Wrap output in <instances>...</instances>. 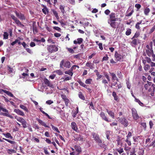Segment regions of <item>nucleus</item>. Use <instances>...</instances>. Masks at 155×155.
<instances>
[{
    "mask_svg": "<svg viewBox=\"0 0 155 155\" xmlns=\"http://www.w3.org/2000/svg\"><path fill=\"white\" fill-rule=\"evenodd\" d=\"M20 107L27 112H28V110L27 107L22 104L20 105Z\"/></svg>",
    "mask_w": 155,
    "mask_h": 155,
    "instance_id": "34",
    "label": "nucleus"
},
{
    "mask_svg": "<svg viewBox=\"0 0 155 155\" xmlns=\"http://www.w3.org/2000/svg\"><path fill=\"white\" fill-rule=\"evenodd\" d=\"M15 118L18 121L21 123L24 128H26L27 127L26 122L23 118L16 116L15 117Z\"/></svg>",
    "mask_w": 155,
    "mask_h": 155,
    "instance_id": "2",
    "label": "nucleus"
},
{
    "mask_svg": "<svg viewBox=\"0 0 155 155\" xmlns=\"http://www.w3.org/2000/svg\"><path fill=\"white\" fill-rule=\"evenodd\" d=\"M152 84V82L149 81H147V83L146 84L144 85V87L146 90H148L149 92H150L152 90L151 89V85Z\"/></svg>",
    "mask_w": 155,
    "mask_h": 155,
    "instance_id": "8",
    "label": "nucleus"
},
{
    "mask_svg": "<svg viewBox=\"0 0 155 155\" xmlns=\"http://www.w3.org/2000/svg\"><path fill=\"white\" fill-rule=\"evenodd\" d=\"M71 127L72 129L74 130L77 132L78 130V128L77 127L76 123L75 122H72L71 123Z\"/></svg>",
    "mask_w": 155,
    "mask_h": 155,
    "instance_id": "17",
    "label": "nucleus"
},
{
    "mask_svg": "<svg viewBox=\"0 0 155 155\" xmlns=\"http://www.w3.org/2000/svg\"><path fill=\"white\" fill-rule=\"evenodd\" d=\"M131 12L129 13L126 15V16L127 17H129L131 16L134 12V11L133 8H131L130 9Z\"/></svg>",
    "mask_w": 155,
    "mask_h": 155,
    "instance_id": "42",
    "label": "nucleus"
},
{
    "mask_svg": "<svg viewBox=\"0 0 155 155\" xmlns=\"http://www.w3.org/2000/svg\"><path fill=\"white\" fill-rule=\"evenodd\" d=\"M63 66L66 68H69L71 67V63L70 61L62 60L61 62L60 67L61 68H63Z\"/></svg>",
    "mask_w": 155,
    "mask_h": 155,
    "instance_id": "1",
    "label": "nucleus"
},
{
    "mask_svg": "<svg viewBox=\"0 0 155 155\" xmlns=\"http://www.w3.org/2000/svg\"><path fill=\"white\" fill-rule=\"evenodd\" d=\"M78 96L80 99H81L83 100H85V97L83 95V94L81 92H80L79 93Z\"/></svg>",
    "mask_w": 155,
    "mask_h": 155,
    "instance_id": "40",
    "label": "nucleus"
},
{
    "mask_svg": "<svg viewBox=\"0 0 155 155\" xmlns=\"http://www.w3.org/2000/svg\"><path fill=\"white\" fill-rule=\"evenodd\" d=\"M38 121V123L41 124L42 125L44 126L45 127H49L43 121L37 118L36 119Z\"/></svg>",
    "mask_w": 155,
    "mask_h": 155,
    "instance_id": "21",
    "label": "nucleus"
},
{
    "mask_svg": "<svg viewBox=\"0 0 155 155\" xmlns=\"http://www.w3.org/2000/svg\"><path fill=\"white\" fill-rule=\"evenodd\" d=\"M125 141L127 143L129 146L131 145V143L130 138H127L126 140H125Z\"/></svg>",
    "mask_w": 155,
    "mask_h": 155,
    "instance_id": "51",
    "label": "nucleus"
},
{
    "mask_svg": "<svg viewBox=\"0 0 155 155\" xmlns=\"http://www.w3.org/2000/svg\"><path fill=\"white\" fill-rule=\"evenodd\" d=\"M131 110L133 119L135 120H137L138 119L139 117L137 114L136 109L134 108H132L131 109Z\"/></svg>",
    "mask_w": 155,
    "mask_h": 155,
    "instance_id": "5",
    "label": "nucleus"
},
{
    "mask_svg": "<svg viewBox=\"0 0 155 155\" xmlns=\"http://www.w3.org/2000/svg\"><path fill=\"white\" fill-rule=\"evenodd\" d=\"M15 13L16 16L21 20H23L25 19V17L23 14L21 13L18 12L16 11L15 12Z\"/></svg>",
    "mask_w": 155,
    "mask_h": 155,
    "instance_id": "13",
    "label": "nucleus"
},
{
    "mask_svg": "<svg viewBox=\"0 0 155 155\" xmlns=\"http://www.w3.org/2000/svg\"><path fill=\"white\" fill-rule=\"evenodd\" d=\"M120 123L124 127H127L128 125V122L124 117H121L119 119Z\"/></svg>",
    "mask_w": 155,
    "mask_h": 155,
    "instance_id": "7",
    "label": "nucleus"
},
{
    "mask_svg": "<svg viewBox=\"0 0 155 155\" xmlns=\"http://www.w3.org/2000/svg\"><path fill=\"white\" fill-rule=\"evenodd\" d=\"M47 50L51 53H52L57 51L58 48L55 45H50L47 48Z\"/></svg>",
    "mask_w": 155,
    "mask_h": 155,
    "instance_id": "4",
    "label": "nucleus"
},
{
    "mask_svg": "<svg viewBox=\"0 0 155 155\" xmlns=\"http://www.w3.org/2000/svg\"><path fill=\"white\" fill-rule=\"evenodd\" d=\"M148 56L151 58L153 61H155V54H154L153 52L151 54V55L150 56Z\"/></svg>",
    "mask_w": 155,
    "mask_h": 155,
    "instance_id": "50",
    "label": "nucleus"
},
{
    "mask_svg": "<svg viewBox=\"0 0 155 155\" xmlns=\"http://www.w3.org/2000/svg\"><path fill=\"white\" fill-rule=\"evenodd\" d=\"M145 59L147 63H150L151 61V59L148 57H146L145 58Z\"/></svg>",
    "mask_w": 155,
    "mask_h": 155,
    "instance_id": "57",
    "label": "nucleus"
},
{
    "mask_svg": "<svg viewBox=\"0 0 155 155\" xmlns=\"http://www.w3.org/2000/svg\"><path fill=\"white\" fill-rule=\"evenodd\" d=\"M104 76L107 79L108 81H110V79L109 76L108 75L107 73V72H105V73H104Z\"/></svg>",
    "mask_w": 155,
    "mask_h": 155,
    "instance_id": "55",
    "label": "nucleus"
},
{
    "mask_svg": "<svg viewBox=\"0 0 155 155\" xmlns=\"http://www.w3.org/2000/svg\"><path fill=\"white\" fill-rule=\"evenodd\" d=\"M8 153L9 154H12V153H16V151L14 149H8Z\"/></svg>",
    "mask_w": 155,
    "mask_h": 155,
    "instance_id": "45",
    "label": "nucleus"
},
{
    "mask_svg": "<svg viewBox=\"0 0 155 155\" xmlns=\"http://www.w3.org/2000/svg\"><path fill=\"white\" fill-rule=\"evenodd\" d=\"M94 64L89 62H87L86 64V66L89 68L90 69H93L94 68Z\"/></svg>",
    "mask_w": 155,
    "mask_h": 155,
    "instance_id": "25",
    "label": "nucleus"
},
{
    "mask_svg": "<svg viewBox=\"0 0 155 155\" xmlns=\"http://www.w3.org/2000/svg\"><path fill=\"white\" fill-rule=\"evenodd\" d=\"M112 96L114 97V100L115 101H117L118 99L116 92L113 91L112 93Z\"/></svg>",
    "mask_w": 155,
    "mask_h": 155,
    "instance_id": "41",
    "label": "nucleus"
},
{
    "mask_svg": "<svg viewBox=\"0 0 155 155\" xmlns=\"http://www.w3.org/2000/svg\"><path fill=\"white\" fill-rule=\"evenodd\" d=\"M142 22L143 20H141L139 22H138L135 25V28L138 30H140V25L142 24Z\"/></svg>",
    "mask_w": 155,
    "mask_h": 155,
    "instance_id": "22",
    "label": "nucleus"
},
{
    "mask_svg": "<svg viewBox=\"0 0 155 155\" xmlns=\"http://www.w3.org/2000/svg\"><path fill=\"white\" fill-rule=\"evenodd\" d=\"M133 39V40L131 42L134 45H136L137 44V42L138 41L137 40L135 39V38H134Z\"/></svg>",
    "mask_w": 155,
    "mask_h": 155,
    "instance_id": "56",
    "label": "nucleus"
},
{
    "mask_svg": "<svg viewBox=\"0 0 155 155\" xmlns=\"http://www.w3.org/2000/svg\"><path fill=\"white\" fill-rule=\"evenodd\" d=\"M116 150L117 151V152L120 154L124 152V150L122 148H120V149H117Z\"/></svg>",
    "mask_w": 155,
    "mask_h": 155,
    "instance_id": "58",
    "label": "nucleus"
},
{
    "mask_svg": "<svg viewBox=\"0 0 155 155\" xmlns=\"http://www.w3.org/2000/svg\"><path fill=\"white\" fill-rule=\"evenodd\" d=\"M44 82L45 84L47 86L51 87L52 86V84L50 81L47 78H45L44 80Z\"/></svg>",
    "mask_w": 155,
    "mask_h": 155,
    "instance_id": "19",
    "label": "nucleus"
},
{
    "mask_svg": "<svg viewBox=\"0 0 155 155\" xmlns=\"http://www.w3.org/2000/svg\"><path fill=\"white\" fill-rule=\"evenodd\" d=\"M116 21H110V22H109V23H108L110 24V26L112 28L114 29L117 28H118V24Z\"/></svg>",
    "mask_w": 155,
    "mask_h": 155,
    "instance_id": "10",
    "label": "nucleus"
},
{
    "mask_svg": "<svg viewBox=\"0 0 155 155\" xmlns=\"http://www.w3.org/2000/svg\"><path fill=\"white\" fill-rule=\"evenodd\" d=\"M14 111L18 115L24 116H25V114L21 110L18 109H15L14 110Z\"/></svg>",
    "mask_w": 155,
    "mask_h": 155,
    "instance_id": "15",
    "label": "nucleus"
},
{
    "mask_svg": "<svg viewBox=\"0 0 155 155\" xmlns=\"http://www.w3.org/2000/svg\"><path fill=\"white\" fill-rule=\"evenodd\" d=\"M15 23L18 26L22 27H24V25L22 24L21 22L18 19L16 20L15 21Z\"/></svg>",
    "mask_w": 155,
    "mask_h": 155,
    "instance_id": "32",
    "label": "nucleus"
},
{
    "mask_svg": "<svg viewBox=\"0 0 155 155\" xmlns=\"http://www.w3.org/2000/svg\"><path fill=\"white\" fill-rule=\"evenodd\" d=\"M120 137L118 136L117 137V145H120L121 146L122 145V143L120 142Z\"/></svg>",
    "mask_w": 155,
    "mask_h": 155,
    "instance_id": "37",
    "label": "nucleus"
},
{
    "mask_svg": "<svg viewBox=\"0 0 155 155\" xmlns=\"http://www.w3.org/2000/svg\"><path fill=\"white\" fill-rule=\"evenodd\" d=\"M54 15L55 16V17L57 19H58L59 18V16L58 15V13L57 11L54 9L51 10Z\"/></svg>",
    "mask_w": 155,
    "mask_h": 155,
    "instance_id": "35",
    "label": "nucleus"
},
{
    "mask_svg": "<svg viewBox=\"0 0 155 155\" xmlns=\"http://www.w3.org/2000/svg\"><path fill=\"white\" fill-rule=\"evenodd\" d=\"M131 30L130 29L128 28L127 29L126 31L125 34L127 35H129L131 34Z\"/></svg>",
    "mask_w": 155,
    "mask_h": 155,
    "instance_id": "44",
    "label": "nucleus"
},
{
    "mask_svg": "<svg viewBox=\"0 0 155 155\" xmlns=\"http://www.w3.org/2000/svg\"><path fill=\"white\" fill-rule=\"evenodd\" d=\"M73 70V68L71 67V68L68 71H65L64 73L66 74H68L69 75L71 76H72L73 75V73L72 72Z\"/></svg>",
    "mask_w": 155,
    "mask_h": 155,
    "instance_id": "24",
    "label": "nucleus"
},
{
    "mask_svg": "<svg viewBox=\"0 0 155 155\" xmlns=\"http://www.w3.org/2000/svg\"><path fill=\"white\" fill-rule=\"evenodd\" d=\"M74 148L76 151L77 152V153H79V154L81 152V147L79 146H74Z\"/></svg>",
    "mask_w": 155,
    "mask_h": 155,
    "instance_id": "27",
    "label": "nucleus"
},
{
    "mask_svg": "<svg viewBox=\"0 0 155 155\" xmlns=\"http://www.w3.org/2000/svg\"><path fill=\"white\" fill-rule=\"evenodd\" d=\"M148 147H150L152 146H153V147H155V140H154L153 142H152L151 144H150V145H147Z\"/></svg>",
    "mask_w": 155,
    "mask_h": 155,
    "instance_id": "61",
    "label": "nucleus"
},
{
    "mask_svg": "<svg viewBox=\"0 0 155 155\" xmlns=\"http://www.w3.org/2000/svg\"><path fill=\"white\" fill-rule=\"evenodd\" d=\"M117 84V82H114L113 83H112L111 86L110 87H112V86H116V87H118V89H120L122 87L121 85L120 84H117V86H116V85Z\"/></svg>",
    "mask_w": 155,
    "mask_h": 155,
    "instance_id": "28",
    "label": "nucleus"
},
{
    "mask_svg": "<svg viewBox=\"0 0 155 155\" xmlns=\"http://www.w3.org/2000/svg\"><path fill=\"white\" fill-rule=\"evenodd\" d=\"M140 124L143 128V129H144V130H146V127H147L146 123H145V122L141 123Z\"/></svg>",
    "mask_w": 155,
    "mask_h": 155,
    "instance_id": "53",
    "label": "nucleus"
},
{
    "mask_svg": "<svg viewBox=\"0 0 155 155\" xmlns=\"http://www.w3.org/2000/svg\"><path fill=\"white\" fill-rule=\"evenodd\" d=\"M56 73L58 75H61L63 74L62 71L60 70H58L55 71Z\"/></svg>",
    "mask_w": 155,
    "mask_h": 155,
    "instance_id": "54",
    "label": "nucleus"
},
{
    "mask_svg": "<svg viewBox=\"0 0 155 155\" xmlns=\"http://www.w3.org/2000/svg\"><path fill=\"white\" fill-rule=\"evenodd\" d=\"M135 7L137 8V11H138L141 8V5L139 4H136L135 5Z\"/></svg>",
    "mask_w": 155,
    "mask_h": 155,
    "instance_id": "59",
    "label": "nucleus"
},
{
    "mask_svg": "<svg viewBox=\"0 0 155 155\" xmlns=\"http://www.w3.org/2000/svg\"><path fill=\"white\" fill-rule=\"evenodd\" d=\"M100 115L102 120L107 122H111L110 119L108 118L104 112H101L100 114Z\"/></svg>",
    "mask_w": 155,
    "mask_h": 155,
    "instance_id": "6",
    "label": "nucleus"
},
{
    "mask_svg": "<svg viewBox=\"0 0 155 155\" xmlns=\"http://www.w3.org/2000/svg\"><path fill=\"white\" fill-rule=\"evenodd\" d=\"M74 58L80 59L81 58V54H79L76 55H74Z\"/></svg>",
    "mask_w": 155,
    "mask_h": 155,
    "instance_id": "63",
    "label": "nucleus"
},
{
    "mask_svg": "<svg viewBox=\"0 0 155 155\" xmlns=\"http://www.w3.org/2000/svg\"><path fill=\"white\" fill-rule=\"evenodd\" d=\"M74 140L75 141H83V137L80 134H76L74 136Z\"/></svg>",
    "mask_w": 155,
    "mask_h": 155,
    "instance_id": "12",
    "label": "nucleus"
},
{
    "mask_svg": "<svg viewBox=\"0 0 155 155\" xmlns=\"http://www.w3.org/2000/svg\"><path fill=\"white\" fill-rule=\"evenodd\" d=\"M33 31L34 34H35L38 33V31L37 27L35 25H33Z\"/></svg>",
    "mask_w": 155,
    "mask_h": 155,
    "instance_id": "36",
    "label": "nucleus"
},
{
    "mask_svg": "<svg viewBox=\"0 0 155 155\" xmlns=\"http://www.w3.org/2000/svg\"><path fill=\"white\" fill-rule=\"evenodd\" d=\"M51 126L52 127V129L53 130H55L58 133H60V131H59L58 128L57 127L54 126L53 125H52V124H51Z\"/></svg>",
    "mask_w": 155,
    "mask_h": 155,
    "instance_id": "46",
    "label": "nucleus"
},
{
    "mask_svg": "<svg viewBox=\"0 0 155 155\" xmlns=\"http://www.w3.org/2000/svg\"><path fill=\"white\" fill-rule=\"evenodd\" d=\"M42 6L44 8L42 10V11L44 14L46 15L47 13L49 12L46 6L42 5Z\"/></svg>",
    "mask_w": 155,
    "mask_h": 155,
    "instance_id": "20",
    "label": "nucleus"
},
{
    "mask_svg": "<svg viewBox=\"0 0 155 155\" xmlns=\"http://www.w3.org/2000/svg\"><path fill=\"white\" fill-rule=\"evenodd\" d=\"M92 81V79L91 78H89L86 80L85 83L86 84H91Z\"/></svg>",
    "mask_w": 155,
    "mask_h": 155,
    "instance_id": "48",
    "label": "nucleus"
},
{
    "mask_svg": "<svg viewBox=\"0 0 155 155\" xmlns=\"http://www.w3.org/2000/svg\"><path fill=\"white\" fill-rule=\"evenodd\" d=\"M69 2L72 5H74L75 4V0H68Z\"/></svg>",
    "mask_w": 155,
    "mask_h": 155,
    "instance_id": "64",
    "label": "nucleus"
},
{
    "mask_svg": "<svg viewBox=\"0 0 155 155\" xmlns=\"http://www.w3.org/2000/svg\"><path fill=\"white\" fill-rule=\"evenodd\" d=\"M150 9L149 8L146 7L144 8V14L146 15H148L149 13L150 12Z\"/></svg>",
    "mask_w": 155,
    "mask_h": 155,
    "instance_id": "31",
    "label": "nucleus"
},
{
    "mask_svg": "<svg viewBox=\"0 0 155 155\" xmlns=\"http://www.w3.org/2000/svg\"><path fill=\"white\" fill-rule=\"evenodd\" d=\"M96 75L97 77V80H98L101 78L102 77V75L101 74H100L98 72H97V73H96Z\"/></svg>",
    "mask_w": 155,
    "mask_h": 155,
    "instance_id": "62",
    "label": "nucleus"
},
{
    "mask_svg": "<svg viewBox=\"0 0 155 155\" xmlns=\"http://www.w3.org/2000/svg\"><path fill=\"white\" fill-rule=\"evenodd\" d=\"M110 131H107L105 133L107 138L108 140L110 139V138L109 137V135L110 134Z\"/></svg>",
    "mask_w": 155,
    "mask_h": 155,
    "instance_id": "47",
    "label": "nucleus"
},
{
    "mask_svg": "<svg viewBox=\"0 0 155 155\" xmlns=\"http://www.w3.org/2000/svg\"><path fill=\"white\" fill-rule=\"evenodd\" d=\"M145 50L146 53L148 56H150L151 55V54L153 52L152 48H148L147 46L145 48Z\"/></svg>",
    "mask_w": 155,
    "mask_h": 155,
    "instance_id": "11",
    "label": "nucleus"
},
{
    "mask_svg": "<svg viewBox=\"0 0 155 155\" xmlns=\"http://www.w3.org/2000/svg\"><path fill=\"white\" fill-rule=\"evenodd\" d=\"M8 34L6 32L4 33L3 36L4 38L5 39H7L8 38Z\"/></svg>",
    "mask_w": 155,
    "mask_h": 155,
    "instance_id": "52",
    "label": "nucleus"
},
{
    "mask_svg": "<svg viewBox=\"0 0 155 155\" xmlns=\"http://www.w3.org/2000/svg\"><path fill=\"white\" fill-rule=\"evenodd\" d=\"M4 135L7 138H11L12 139L13 138V137L12 136L11 134L9 133H7L6 134H4Z\"/></svg>",
    "mask_w": 155,
    "mask_h": 155,
    "instance_id": "38",
    "label": "nucleus"
},
{
    "mask_svg": "<svg viewBox=\"0 0 155 155\" xmlns=\"http://www.w3.org/2000/svg\"><path fill=\"white\" fill-rule=\"evenodd\" d=\"M110 76L111 77L112 80L113 81H114L115 80V79H116L117 77L116 74L113 72H109Z\"/></svg>",
    "mask_w": 155,
    "mask_h": 155,
    "instance_id": "26",
    "label": "nucleus"
},
{
    "mask_svg": "<svg viewBox=\"0 0 155 155\" xmlns=\"http://www.w3.org/2000/svg\"><path fill=\"white\" fill-rule=\"evenodd\" d=\"M109 18L107 21L108 23H109L110 21H117L118 18L116 17V14L114 12H111L109 15Z\"/></svg>",
    "mask_w": 155,
    "mask_h": 155,
    "instance_id": "3",
    "label": "nucleus"
},
{
    "mask_svg": "<svg viewBox=\"0 0 155 155\" xmlns=\"http://www.w3.org/2000/svg\"><path fill=\"white\" fill-rule=\"evenodd\" d=\"M106 111L108 114L111 118L113 119L115 118V116L114 113L111 110H108V109H106Z\"/></svg>",
    "mask_w": 155,
    "mask_h": 155,
    "instance_id": "18",
    "label": "nucleus"
},
{
    "mask_svg": "<svg viewBox=\"0 0 155 155\" xmlns=\"http://www.w3.org/2000/svg\"><path fill=\"white\" fill-rule=\"evenodd\" d=\"M114 56L116 59L117 61H120L123 58L122 55L119 54L117 51L115 52Z\"/></svg>",
    "mask_w": 155,
    "mask_h": 155,
    "instance_id": "14",
    "label": "nucleus"
},
{
    "mask_svg": "<svg viewBox=\"0 0 155 155\" xmlns=\"http://www.w3.org/2000/svg\"><path fill=\"white\" fill-rule=\"evenodd\" d=\"M2 90L4 93H6L8 95L11 97H14V95L13 94H12V93L10 91L4 90Z\"/></svg>",
    "mask_w": 155,
    "mask_h": 155,
    "instance_id": "30",
    "label": "nucleus"
},
{
    "mask_svg": "<svg viewBox=\"0 0 155 155\" xmlns=\"http://www.w3.org/2000/svg\"><path fill=\"white\" fill-rule=\"evenodd\" d=\"M98 145L101 148L106 149L107 148V145H106L104 143V142H102L101 140V141L100 142H97Z\"/></svg>",
    "mask_w": 155,
    "mask_h": 155,
    "instance_id": "16",
    "label": "nucleus"
},
{
    "mask_svg": "<svg viewBox=\"0 0 155 155\" xmlns=\"http://www.w3.org/2000/svg\"><path fill=\"white\" fill-rule=\"evenodd\" d=\"M1 103L0 102V111H1V110H2L4 112H8V110L6 109L5 108H3L2 107V105H1Z\"/></svg>",
    "mask_w": 155,
    "mask_h": 155,
    "instance_id": "49",
    "label": "nucleus"
},
{
    "mask_svg": "<svg viewBox=\"0 0 155 155\" xmlns=\"http://www.w3.org/2000/svg\"><path fill=\"white\" fill-rule=\"evenodd\" d=\"M150 68V66L148 64H147L144 65L143 67L144 70L147 71L149 70Z\"/></svg>",
    "mask_w": 155,
    "mask_h": 155,
    "instance_id": "39",
    "label": "nucleus"
},
{
    "mask_svg": "<svg viewBox=\"0 0 155 155\" xmlns=\"http://www.w3.org/2000/svg\"><path fill=\"white\" fill-rule=\"evenodd\" d=\"M78 82L79 83L80 85L82 87H84V88H86L87 85L84 84L82 81L80 80H79Z\"/></svg>",
    "mask_w": 155,
    "mask_h": 155,
    "instance_id": "33",
    "label": "nucleus"
},
{
    "mask_svg": "<svg viewBox=\"0 0 155 155\" xmlns=\"http://www.w3.org/2000/svg\"><path fill=\"white\" fill-rule=\"evenodd\" d=\"M140 35V32H136L135 33L134 36L132 38V39H133L134 38H137Z\"/></svg>",
    "mask_w": 155,
    "mask_h": 155,
    "instance_id": "43",
    "label": "nucleus"
},
{
    "mask_svg": "<svg viewBox=\"0 0 155 155\" xmlns=\"http://www.w3.org/2000/svg\"><path fill=\"white\" fill-rule=\"evenodd\" d=\"M83 41V39L81 38H79L77 39V41L74 40V44H81Z\"/></svg>",
    "mask_w": 155,
    "mask_h": 155,
    "instance_id": "23",
    "label": "nucleus"
},
{
    "mask_svg": "<svg viewBox=\"0 0 155 155\" xmlns=\"http://www.w3.org/2000/svg\"><path fill=\"white\" fill-rule=\"evenodd\" d=\"M59 9L63 15H64L66 13L64 9V7L62 5H60L59 7Z\"/></svg>",
    "mask_w": 155,
    "mask_h": 155,
    "instance_id": "29",
    "label": "nucleus"
},
{
    "mask_svg": "<svg viewBox=\"0 0 155 155\" xmlns=\"http://www.w3.org/2000/svg\"><path fill=\"white\" fill-rule=\"evenodd\" d=\"M65 102V105L68 107V104L69 102V100L68 98L67 99H66V100L64 101Z\"/></svg>",
    "mask_w": 155,
    "mask_h": 155,
    "instance_id": "60",
    "label": "nucleus"
},
{
    "mask_svg": "<svg viewBox=\"0 0 155 155\" xmlns=\"http://www.w3.org/2000/svg\"><path fill=\"white\" fill-rule=\"evenodd\" d=\"M93 137L94 139V140L97 143L101 141V140L99 136V135L95 133H92Z\"/></svg>",
    "mask_w": 155,
    "mask_h": 155,
    "instance_id": "9",
    "label": "nucleus"
}]
</instances>
